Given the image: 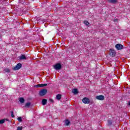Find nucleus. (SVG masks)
<instances>
[{
  "mask_svg": "<svg viewBox=\"0 0 130 130\" xmlns=\"http://www.w3.org/2000/svg\"><path fill=\"white\" fill-rule=\"evenodd\" d=\"M46 93H47V89L44 88L39 91V94L40 96H44Z\"/></svg>",
  "mask_w": 130,
  "mask_h": 130,
  "instance_id": "obj_1",
  "label": "nucleus"
},
{
  "mask_svg": "<svg viewBox=\"0 0 130 130\" xmlns=\"http://www.w3.org/2000/svg\"><path fill=\"white\" fill-rule=\"evenodd\" d=\"M82 102L84 104H89V103H90V99H89V98H84L82 99Z\"/></svg>",
  "mask_w": 130,
  "mask_h": 130,
  "instance_id": "obj_2",
  "label": "nucleus"
},
{
  "mask_svg": "<svg viewBox=\"0 0 130 130\" xmlns=\"http://www.w3.org/2000/svg\"><path fill=\"white\" fill-rule=\"evenodd\" d=\"M116 54V53L115 52V50L112 49L110 50L109 55H110V56H112V57H113L115 56Z\"/></svg>",
  "mask_w": 130,
  "mask_h": 130,
  "instance_id": "obj_3",
  "label": "nucleus"
},
{
  "mask_svg": "<svg viewBox=\"0 0 130 130\" xmlns=\"http://www.w3.org/2000/svg\"><path fill=\"white\" fill-rule=\"evenodd\" d=\"M21 68H22V64L21 63H19L16 66V67H15L13 68V70H14V71H18V70H20Z\"/></svg>",
  "mask_w": 130,
  "mask_h": 130,
  "instance_id": "obj_4",
  "label": "nucleus"
},
{
  "mask_svg": "<svg viewBox=\"0 0 130 130\" xmlns=\"http://www.w3.org/2000/svg\"><path fill=\"white\" fill-rule=\"evenodd\" d=\"M54 69H55V70H56V71L60 70V69H61V64H60V63L56 64L54 66Z\"/></svg>",
  "mask_w": 130,
  "mask_h": 130,
  "instance_id": "obj_5",
  "label": "nucleus"
},
{
  "mask_svg": "<svg viewBox=\"0 0 130 130\" xmlns=\"http://www.w3.org/2000/svg\"><path fill=\"white\" fill-rule=\"evenodd\" d=\"M47 86V84H41L35 85V88H42V87H45Z\"/></svg>",
  "mask_w": 130,
  "mask_h": 130,
  "instance_id": "obj_6",
  "label": "nucleus"
},
{
  "mask_svg": "<svg viewBox=\"0 0 130 130\" xmlns=\"http://www.w3.org/2000/svg\"><path fill=\"white\" fill-rule=\"evenodd\" d=\"M115 47L118 50H120V49H122V48H123V46L120 44H117L116 45Z\"/></svg>",
  "mask_w": 130,
  "mask_h": 130,
  "instance_id": "obj_7",
  "label": "nucleus"
},
{
  "mask_svg": "<svg viewBox=\"0 0 130 130\" xmlns=\"http://www.w3.org/2000/svg\"><path fill=\"white\" fill-rule=\"evenodd\" d=\"M95 98L97 99V100H104V99H105L104 96L102 95H98L95 97Z\"/></svg>",
  "mask_w": 130,
  "mask_h": 130,
  "instance_id": "obj_8",
  "label": "nucleus"
},
{
  "mask_svg": "<svg viewBox=\"0 0 130 130\" xmlns=\"http://www.w3.org/2000/svg\"><path fill=\"white\" fill-rule=\"evenodd\" d=\"M19 58L20 60H23V59H27V57L24 54H22L19 57Z\"/></svg>",
  "mask_w": 130,
  "mask_h": 130,
  "instance_id": "obj_9",
  "label": "nucleus"
},
{
  "mask_svg": "<svg viewBox=\"0 0 130 130\" xmlns=\"http://www.w3.org/2000/svg\"><path fill=\"white\" fill-rule=\"evenodd\" d=\"M108 3H110L111 4H116L117 1L116 0H108Z\"/></svg>",
  "mask_w": 130,
  "mask_h": 130,
  "instance_id": "obj_10",
  "label": "nucleus"
},
{
  "mask_svg": "<svg viewBox=\"0 0 130 130\" xmlns=\"http://www.w3.org/2000/svg\"><path fill=\"white\" fill-rule=\"evenodd\" d=\"M47 103V100L46 99H43L42 100V105H45Z\"/></svg>",
  "mask_w": 130,
  "mask_h": 130,
  "instance_id": "obj_11",
  "label": "nucleus"
},
{
  "mask_svg": "<svg viewBox=\"0 0 130 130\" xmlns=\"http://www.w3.org/2000/svg\"><path fill=\"white\" fill-rule=\"evenodd\" d=\"M72 92L73 93V94H78V89H74L72 90Z\"/></svg>",
  "mask_w": 130,
  "mask_h": 130,
  "instance_id": "obj_12",
  "label": "nucleus"
},
{
  "mask_svg": "<svg viewBox=\"0 0 130 130\" xmlns=\"http://www.w3.org/2000/svg\"><path fill=\"white\" fill-rule=\"evenodd\" d=\"M70 123H71V122H70V120H65V124L67 125V126H69Z\"/></svg>",
  "mask_w": 130,
  "mask_h": 130,
  "instance_id": "obj_13",
  "label": "nucleus"
},
{
  "mask_svg": "<svg viewBox=\"0 0 130 130\" xmlns=\"http://www.w3.org/2000/svg\"><path fill=\"white\" fill-rule=\"evenodd\" d=\"M19 101L20 103H24V102H25V100L23 98H20L19 99Z\"/></svg>",
  "mask_w": 130,
  "mask_h": 130,
  "instance_id": "obj_14",
  "label": "nucleus"
},
{
  "mask_svg": "<svg viewBox=\"0 0 130 130\" xmlns=\"http://www.w3.org/2000/svg\"><path fill=\"white\" fill-rule=\"evenodd\" d=\"M61 99V95L60 94H57L56 95V99H57V100H60Z\"/></svg>",
  "mask_w": 130,
  "mask_h": 130,
  "instance_id": "obj_15",
  "label": "nucleus"
},
{
  "mask_svg": "<svg viewBox=\"0 0 130 130\" xmlns=\"http://www.w3.org/2000/svg\"><path fill=\"white\" fill-rule=\"evenodd\" d=\"M108 125H111L112 124V121L111 120H108Z\"/></svg>",
  "mask_w": 130,
  "mask_h": 130,
  "instance_id": "obj_16",
  "label": "nucleus"
},
{
  "mask_svg": "<svg viewBox=\"0 0 130 130\" xmlns=\"http://www.w3.org/2000/svg\"><path fill=\"white\" fill-rule=\"evenodd\" d=\"M5 120H4V119L0 120V124H3V123H5Z\"/></svg>",
  "mask_w": 130,
  "mask_h": 130,
  "instance_id": "obj_17",
  "label": "nucleus"
},
{
  "mask_svg": "<svg viewBox=\"0 0 130 130\" xmlns=\"http://www.w3.org/2000/svg\"><path fill=\"white\" fill-rule=\"evenodd\" d=\"M84 23L85 24V25H86V26H88V25L90 24V23H89V22H88V21L86 20L84 21Z\"/></svg>",
  "mask_w": 130,
  "mask_h": 130,
  "instance_id": "obj_18",
  "label": "nucleus"
},
{
  "mask_svg": "<svg viewBox=\"0 0 130 130\" xmlns=\"http://www.w3.org/2000/svg\"><path fill=\"white\" fill-rule=\"evenodd\" d=\"M17 119L19 122H22V121H23V120H22V117H18Z\"/></svg>",
  "mask_w": 130,
  "mask_h": 130,
  "instance_id": "obj_19",
  "label": "nucleus"
},
{
  "mask_svg": "<svg viewBox=\"0 0 130 130\" xmlns=\"http://www.w3.org/2000/svg\"><path fill=\"white\" fill-rule=\"evenodd\" d=\"M30 105H31V103H27L25 104V107H29V106H30Z\"/></svg>",
  "mask_w": 130,
  "mask_h": 130,
  "instance_id": "obj_20",
  "label": "nucleus"
},
{
  "mask_svg": "<svg viewBox=\"0 0 130 130\" xmlns=\"http://www.w3.org/2000/svg\"><path fill=\"white\" fill-rule=\"evenodd\" d=\"M5 71L6 73H10V69H8V68H6V69H5Z\"/></svg>",
  "mask_w": 130,
  "mask_h": 130,
  "instance_id": "obj_21",
  "label": "nucleus"
},
{
  "mask_svg": "<svg viewBox=\"0 0 130 130\" xmlns=\"http://www.w3.org/2000/svg\"><path fill=\"white\" fill-rule=\"evenodd\" d=\"M23 128V127L22 126H18L17 127V130H22Z\"/></svg>",
  "mask_w": 130,
  "mask_h": 130,
  "instance_id": "obj_22",
  "label": "nucleus"
},
{
  "mask_svg": "<svg viewBox=\"0 0 130 130\" xmlns=\"http://www.w3.org/2000/svg\"><path fill=\"white\" fill-rule=\"evenodd\" d=\"M11 116L12 117H15V115H14V112H11Z\"/></svg>",
  "mask_w": 130,
  "mask_h": 130,
  "instance_id": "obj_23",
  "label": "nucleus"
},
{
  "mask_svg": "<svg viewBox=\"0 0 130 130\" xmlns=\"http://www.w3.org/2000/svg\"><path fill=\"white\" fill-rule=\"evenodd\" d=\"M4 120H5V121H6H6H9V119H4Z\"/></svg>",
  "mask_w": 130,
  "mask_h": 130,
  "instance_id": "obj_24",
  "label": "nucleus"
},
{
  "mask_svg": "<svg viewBox=\"0 0 130 130\" xmlns=\"http://www.w3.org/2000/svg\"><path fill=\"white\" fill-rule=\"evenodd\" d=\"M128 104L130 106V102H128Z\"/></svg>",
  "mask_w": 130,
  "mask_h": 130,
  "instance_id": "obj_25",
  "label": "nucleus"
},
{
  "mask_svg": "<svg viewBox=\"0 0 130 130\" xmlns=\"http://www.w3.org/2000/svg\"><path fill=\"white\" fill-rule=\"evenodd\" d=\"M50 101H51V102H52V100H51Z\"/></svg>",
  "mask_w": 130,
  "mask_h": 130,
  "instance_id": "obj_26",
  "label": "nucleus"
},
{
  "mask_svg": "<svg viewBox=\"0 0 130 130\" xmlns=\"http://www.w3.org/2000/svg\"><path fill=\"white\" fill-rule=\"evenodd\" d=\"M34 1V0H32V1Z\"/></svg>",
  "mask_w": 130,
  "mask_h": 130,
  "instance_id": "obj_27",
  "label": "nucleus"
}]
</instances>
